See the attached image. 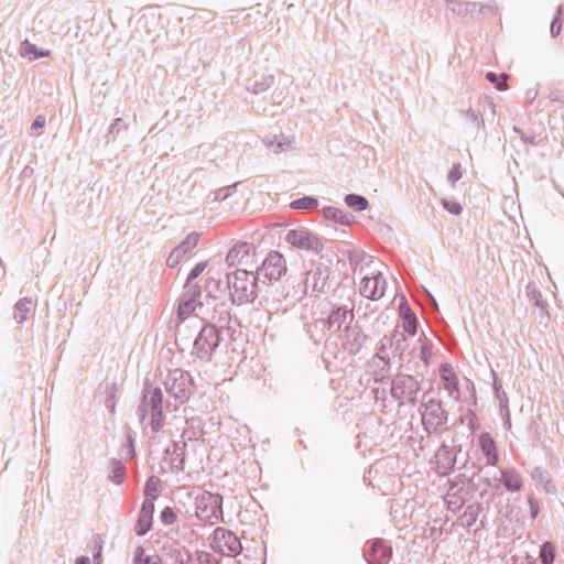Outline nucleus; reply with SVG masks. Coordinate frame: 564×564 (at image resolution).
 <instances>
[{"instance_id":"1","label":"nucleus","mask_w":564,"mask_h":564,"mask_svg":"<svg viewBox=\"0 0 564 564\" xmlns=\"http://www.w3.org/2000/svg\"><path fill=\"white\" fill-rule=\"evenodd\" d=\"M227 280L229 286L227 297L231 305L253 303L265 286V280H262L256 271L246 269H236L227 273Z\"/></svg>"},{"instance_id":"2","label":"nucleus","mask_w":564,"mask_h":564,"mask_svg":"<svg viewBox=\"0 0 564 564\" xmlns=\"http://www.w3.org/2000/svg\"><path fill=\"white\" fill-rule=\"evenodd\" d=\"M151 414L150 426L153 432H159L164 425L163 391L154 386L149 379L143 382L140 403L137 409L140 423H143L148 413Z\"/></svg>"},{"instance_id":"3","label":"nucleus","mask_w":564,"mask_h":564,"mask_svg":"<svg viewBox=\"0 0 564 564\" xmlns=\"http://www.w3.org/2000/svg\"><path fill=\"white\" fill-rule=\"evenodd\" d=\"M221 332L214 323H205L193 344L192 355L202 362H209L220 345Z\"/></svg>"},{"instance_id":"4","label":"nucleus","mask_w":564,"mask_h":564,"mask_svg":"<svg viewBox=\"0 0 564 564\" xmlns=\"http://www.w3.org/2000/svg\"><path fill=\"white\" fill-rule=\"evenodd\" d=\"M163 383L169 395L180 403L187 402L195 392L193 377L180 368L170 370Z\"/></svg>"},{"instance_id":"5","label":"nucleus","mask_w":564,"mask_h":564,"mask_svg":"<svg viewBox=\"0 0 564 564\" xmlns=\"http://www.w3.org/2000/svg\"><path fill=\"white\" fill-rule=\"evenodd\" d=\"M420 391L421 382L412 375L399 372L391 380L390 394L399 406L403 404L415 405Z\"/></svg>"},{"instance_id":"6","label":"nucleus","mask_w":564,"mask_h":564,"mask_svg":"<svg viewBox=\"0 0 564 564\" xmlns=\"http://www.w3.org/2000/svg\"><path fill=\"white\" fill-rule=\"evenodd\" d=\"M223 501L224 498L220 494L203 491L195 500L197 518L212 524L223 521Z\"/></svg>"},{"instance_id":"7","label":"nucleus","mask_w":564,"mask_h":564,"mask_svg":"<svg viewBox=\"0 0 564 564\" xmlns=\"http://www.w3.org/2000/svg\"><path fill=\"white\" fill-rule=\"evenodd\" d=\"M210 546L224 556L236 557L242 551L239 538L232 531L217 527L210 535Z\"/></svg>"},{"instance_id":"8","label":"nucleus","mask_w":564,"mask_h":564,"mask_svg":"<svg viewBox=\"0 0 564 564\" xmlns=\"http://www.w3.org/2000/svg\"><path fill=\"white\" fill-rule=\"evenodd\" d=\"M256 272L262 280H265V286H268L286 273V261L282 253L272 250L257 267Z\"/></svg>"},{"instance_id":"9","label":"nucleus","mask_w":564,"mask_h":564,"mask_svg":"<svg viewBox=\"0 0 564 564\" xmlns=\"http://www.w3.org/2000/svg\"><path fill=\"white\" fill-rule=\"evenodd\" d=\"M420 411L424 425H431L435 431L442 429L448 421V412L443 408L442 401L434 398L427 399V393L423 394Z\"/></svg>"},{"instance_id":"10","label":"nucleus","mask_w":564,"mask_h":564,"mask_svg":"<svg viewBox=\"0 0 564 564\" xmlns=\"http://www.w3.org/2000/svg\"><path fill=\"white\" fill-rule=\"evenodd\" d=\"M392 554L391 544L381 538L368 540L362 549V556L368 564H388Z\"/></svg>"},{"instance_id":"11","label":"nucleus","mask_w":564,"mask_h":564,"mask_svg":"<svg viewBox=\"0 0 564 564\" xmlns=\"http://www.w3.org/2000/svg\"><path fill=\"white\" fill-rule=\"evenodd\" d=\"M285 240L299 249L316 253L321 252L324 248L318 236L307 229H291L288 231Z\"/></svg>"},{"instance_id":"12","label":"nucleus","mask_w":564,"mask_h":564,"mask_svg":"<svg viewBox=\"0 0 564 564\" xmlns=\"http://www.w3.org/2000/svg\"><path fill=\"white\" fill-rule=\"evenodd\" d=\"M387 282L381 272L361 279L360 294L371 301H377L384 295Z\"/></svg>"},{"instance_id":"13","label":"nucleus","mask_w":564,"mask_h":564,"mask_svg":"<svg viewBox=\"0 0 564 564\" xmlns=\"http://www.w3.org/2000/svg\"><path fill=\"white\" fill-rule=\"evenodd\" d=\"M368 338V335L362 332L361 327L355 325L345 330V341L343 346L349 355H357L366 345Z\"/></svg>"},{"instance_id":"14","label":"nucleus","mask_w":564,"mask_h":564,"mask_svg":"<svg viewBox=\"0 0 564 564\" xmlns=\"http://www.w3.org/2000/svg\"><path fill=\"white\" fill-rule=\"evenodd\" d=\"M480 451L489 466H497L499 463V452L496 441L488 432H482L478 436Z\"/></svg>"},{"instance_id":"15","label":"nucleus","mask_w":564,"mask_h":564,"mask_svg":"<svg viewBox=\"0 0 564 564\" xmlns=\"http://www.w3.org/2000/svg\"><path fill=\"white\" fill-rule=\"evenodd\" d=\"M435 460L442 474L448 475L455 470L456 453L449 445L443 443L435 453Z\"/></svg>"},{"instance_id":"16","label":"nucleus","mask_w":564,"mask_h":564,"mask_svg":"<svg viewBox=\"0 0 564 564\" xmlns=\"http://www.w3.org/2000/svg\"><path fill=\"white\" fill-rule=\"evenodd\" d=\"M399 315L402 319V327L405 333L410 336H414L417 333L419 319L414 312L411 310L406 299L402 296L399 304Z\"/></svg>"},{"instance_id":"17","label":"nucleus","mask_w":564,"mask_h":564,"mask_svg":"<svg viewBox=\"0 0 564 564\" xmlns=\"http://www.w3.org/2000/svg\"><path fill=\"white\" fill-rule=\"evenodd\" d=\"M440 378L444 382L448 395L457 400L459 398V380L449 364L446 362L440 366Z\"/></svg>"},{"instance_id":"18","label":"nucleus","mask_w":564,"mask_h":564,"mask_svg":"<svg viewBox=\"0 0 564 564\" xmlns=\"http://www.w3.org/2000/svg\"><path fill=\"white\" fill-rule=\"evenodd\" d=\"M204 291L207 300L212 299L220 302L227 299L229 292L228 280L226 279V284H223L220 279L208 276L205 279Z\"/></svg>"},{"instance_id":"19","label":"nucleus","mask_w":564,"mask_h":564,"mask_svg":"<svg viewBox=\"0 0 564 564\" xmlns=\"http://www.w3.org/2000/svg\"><path fill=\"white\" fill-rule=\"evenodd\" d=\"M348 317H354L352 310H348L346 306H335L328 316L323 319V324L328 329L339 330Z\"/></svg>"},{"instance_id":"20","label":"nucleus","mask_w":564,"mask_h":564,"mask_svg":"<svg viewBox=\"0 0 564 564\" xmlns=\"http://www.w3.org/2000/svg\"><path fill=\"white\" fill-rule=\"evenodd\" d=\"M329 276L328 268H316L307 272L306 286L312 283L313 292L325 293L327 288V280Z\"/></svg>"},{"instance_id":"21","label":"nucleus","mask_w":564,"mask_h":564,"mask_svg":"<svg viewBox=\"0 0 564 564\" xmlns=\"http://www.w3.org/2000/svg\"><path fill=\"white\" fill-rule=\"evenodd\" d=\"M230 306V301L227 297L218 302L214 307L212 321L220 330L225 328L231 319Z\"/></svg>"},{"instance_id":"22","label":"nucleus","mask_w":564,"mask_h":564,"mask_svg":"<svg viewBox=\"0 0 564 564\" xmlns=\"http://www.w3.org/2000/svg\"><path fill=\"white\" fill-rule=\"evenodd\" d=\"M254 249L253 243L247 241H239L235 243L226 256V262L228 265H235L242 261Z\"/></svg>"},{"instance_id":"23","label":"nucleus","mask_w":564,"mask_h":564,"mask_svg":"<svg viewBox=\"0 0 564 564\" xmlns=\"http://www.w3.org/2000/svg\"><path fill=\"white\" fill-rule=\"evenodd\" d=\"M499 473L500 480L508 491L514 492L521 490L523 482L516 468H503L500 469Z\"/></svg>"},{"instance_id":"24","label":"nucleus","mask_w":564,"mask_h":564,"mask_svg":"<svg viewBox=\"0 0 564 564\" xmlns=\"http://www.w3.org/2000/svg\"><path fill=\"white\" fill-rule=\"evenodd\" d=\"M321 213L325 219L333 220L343 226H350L355 221L354 215L334 206H325Z\"/></svg>"},{"instance_id":"25","label":"nucleus","mask_w":564,"mask_h":564,"mask_svg":"<svg viewBox=\"0 0 564 564\" xmlns=\"http://www.w3.org/2000/svg\"><path fill=\"white\" fill-rule=\"evenodd\" d=\"M19 53L22 57H28L30 61L51 56L50 50L39 47L28 40L21 42Z\"/></svg>"},{"instance_id":"26","label":"nucleus","mask_w":564,"mask_h":564,"mask_svg":"<svg viewBox=\"0 0 564 564\" xmlns=\"http://www.w3.org/2000/svg\"><path fill=\"white\" fill-rule=\"evenodd\" d=\"M186 558H177L181 564H219L218 560L206 551H186Z\"/></svg>"},{"instance_id":"27","label":"nucleus","mask_w":564,"mask_h":564,"mask_svg":"<svg viewBox=\"0 0 564 564\" xmlns=\"http://www.w3.org/2000/svg\"><path fill=\"white\" fill-rule=\"evenodd\" d=\"M294 138L289 139L284 134L271 135L264 139L267 148L273 150L275 153L284 152L294 148Z\"/></svg>"},{"instance_id":"28","label":"nucleus","mask_w":564,"mask_h":564,"mask_svg":"<svg viewBox=\"0 0 564 564\" xmlns=\"http://www.w3.org/2000/svg\"><path fill=\"white\" fill-rule=\"evenodd\" d=\"M173 447V457L171 460V470L173 473L180 474L184 471L185 468V448L186 443H183L182 445L177 442L172 443Z\"/></svg>"},{"instance_id":"29","label":"nucleus","mask_w":564,"mask_h":564,"mask_svg":"<svg viewBox=\"0 0 564 564\" xmlns=\"http://www.w3.org/2000/svg\"><path fill=\"white\" fill-rule=\"evenodd\" d=\"M482 511L484 507L481 503L476 502L468 505L459 518L462 525L470 529L477 522L478 517Z\"/></svg>"},{"instance_id":"30","label":"nucleus","mask_w":564,"mask_h":564,"mask_svg":"<svg viewBox=\"0 0 564 564\" xmlns=\"http://www.w3.org/2000/svg\"><path fill=\"white\" fill-rule=\"evenodd\" d=\"M199 234L196 231L189 232L173 250L181 257L184 258L191 253L194 248L198 245Z\"/></svg>"},{"instance_id":"31","label":"nucleus","mask_w":564,"mask_h":564,"mask_svg":"<svg viewBox=\"0 0 564 564\" xmlns=\"http://www.w3.org/2000/svg\"><path fill=\"white\" fill-rule=\"evenodd\" d=\"M109 469L110 471L108 475V479L111 482L116 485H121L124 482L127 470L124 464L120 459L111 458L109 460Z\"/></svg>"},{"instance_id":"32","label":"nucleus","mask_w":564,"mask_h":564,"mask_svg":"<svg viewBox=\"0 0 564 564\" xmlns=\"http://www.w3.org/2000/svg\"><path fill=\"white\" fill-rule=\"evenodd\" d=\"M101 386L98 389L99 397L105 394L102 399H100V402L104 403L105 408L108 409V411L111 414H115L116 412V391H117V383H107L105 386V391H101Z\"/></svg>"},{"instance_id":"33","label":"nucleus","mask_w":564,"mask_h":564,"mask_svg":"<svg viewBox=\"0 0 564 564\" xmlns=\"http://www.w3.org/2000/svg\"><path fill=\"white\" fill-rule=\"evenodd\" d=\"M202 307L203 306V303L202 302H196L194 300H191V299H187L183 295L180 296L178 299V305H177V317L181 319V321H184L185 318H187L188 316H191L196 307Z\"/></svg>"},{"instance_id":"34","label":"nucleus","mask_w":564,"mask_h":564,"mask_svg":"<svg viewBox=\"0 0 564 564\" xmlns=\"http://www.w3.org/2000/svg\"><path fill=\"white\" fill-rule=\"evenodd\" d=\"M527 296L531 302H533L534 306L540 308L541 314H545L549 316V312H547L549 304L545 300H543L541 291L538 289V286L534 283L528 284Z\"/></svg>"},{"instance_id":"35","label":"nucleus","mask_w":564,"mask_h":564,"mask_svg":"<svg viewBox=\"0 0 564 564\" xmlns=\"http://www.w3.org/2000/svg\"><path fill=\"white\" fill-rule=\"evenodd\" d=\"M478 3L468 2V1H459V0H449L447 2V8L457 15H467L474 14L477 11Z\"/></svg>"},{"instance_id":"36","label":"nucleus","mask_w":564,"mask_h":564,"mask_svg":"<svg viewBox=\"0 0 564 564\" xmlns=\"http://www.w3.org/2000/svg\"><path fill=\"white\" fill-rule=\"evenodd\" d=\"M32 305V300L29 297L20 299L13 307V318L18 324H22L28 319Z\"/></svg>"},{"instance_id":"37","label":"nucleus","mask_w":564,"mask_h":564,"mask_svg":"<svg viewBox=\"0 0 564 564\" xmlns=\"http://www.w3.org/2000/svg\"><path fill=\"white\" fill-rule=\"evenodd\" d=\"M132 564H164L158 554H147L144 547L138 546L133 554Z\"/></svg>"},{"instance_id":"38","label":"nucleus","mask_w":564,"mask_h":564,"mask_svg":"<svg viewBox=\"0 0 564 564\" xmlns=\"http://www.w3.org/2000/svg\"><path fill=\"white\" fill-rule=\"evenodd\" d=\"M389 338L390 349L392 350L393 355H399L400 359L403 360L404 343L406 341V337L403 333L394 329L389 334Z\"/></svg>"},{"instance_id":"39","label":"nucleus","mask_w":564,"mask_h":564,"mask_svg":"<svg viewBox=\"0 0 564 564\" xmlns=\"http://www.w3.org/2000/svg\"><path fill=\"white\" fill-rule=\"evenodd\" d=\"M388 348H390V338H389V335H384L380 339V341L378 344L377 352L373 357L383 362V366L381 368L382 370H389L391 367L390 357L387 354Z\"/></svg>"},{"instance_id":"40","label":"nucleus","mask_w":564,"mask_h":564,"mask_svg":"<svg viewBox=\"0 0 564 564\" xmlns=\"http://www.w3.org/2000/svg\"><path fill=\"white\" fill-rule=\"evenodd\" d=\"M274 79L273 75L262 76L260 79L251 82L247 86V89L254 95H260L265 93L274 84Z\"/></svg>"},{"instance_id":"41","label":"nucleus","mask_w":564,"mask_h":564,"mask_svg":"<svg viewBox=\"0 0 564 564\" xmlns=\"http://www.w3.org/2000/svg\"><path fill=\"white\" fill-rule=\"evenodd\" d=\"M556 546L552 541H545L540 545L539 560L541 564H554Z\"/></svg>"},{"instance_id":"42","label":"nucleus","mask_w":564,"mask_h":564,"mask_svg":"<svg viewBox=\"0 0 564 564\" xmlns=\"http://www.w3.org/2000/svg\"><path fill=\"white\" fill-rule=\"evenodd\" d=\"M153 525V514L139 512L138 519L134 525V532L138 536H144Z\"/></svg>"},{"instance_id":"43","label":"nucleus","mask_w":564,"mask_h":564,"mask_svg":"<svg viewBox=\"0 0 564 564\" xmlns=\"http://www.w3.org/2000/svg\"><path fill=\"white\" fill-rule=\"evenodd\" d=\"M344 202L349 208L356 212H364L369 207L368 199L360 194H347L344 197Z\"/></svg>"},{"instance_id":"44","label":"nucleus","mask_w":564,"mask_h":564,"mask_svg":"<svg viewBox=\"0 0 564 564\" xmlns=\"http://www.w3.org/2000/svg\"><path fill=\"white\" fill-rule=\"evenodd\" d=\"M294 210H311L318 207V199L314 196H303L290 203Z\"/></svg>"},{"instance_id":"45","label":"nucleus","mask_w":564,"mask_h":564,"mask_svg":"<svg viewBox=\"0 0 564 564\" xmlns=\"http://www.w3.org/2000/svg\"><path fill=\"white\" fill-rule=\"evenodd\" d=\"M564 23V4H560L553 15V19L551 21L550 25V32L552 37H556L562 32Z\"/></svg>"},{"instance_id":"46","label":"nucleus","mask_w":564,"mask_h":564,"mask_svg":"<svg viewBox=\"0 0 564 564\" xmlns=\"http://www.w3.org/2000/svg\"><path fill=\"white\" fill-rule=\"evenodd\" d=\"M486 79L495 86L497 90L503 91L508 89L509 75L506 73L496 74L495 72H487Z\"/></svg>"},{"instance_id":"47","label":"nucleus","mask_w":564,"mask_h":564,"mask_svg":"<svg viewBox=\"0 0 564 564\" xmlns=\"http://www.w3.org/2000/svg\"><path fill=\"white\" fill-rule=\"evenodd\" d=\"M161 480L158 476H150L144 485L143 494L145 498L158 499Z\"/></svg>"},{"instance_id":"48","label":"nucleus","mask_w":564,"mask_h":564,"mask_svg":"<svg viewBox=\"0 0 564 564\" xmlns=\"http://www.w3.org/2000/svg\"><path fill=\"white\" fill-rule=\"evenodd\" d=\"M203 291L204 286L199 285L198 282H189L188 284L187 281H185L182 295L196 302H200Z\"/></svg>"},{"instance_id":"49","label":"nucleus","mask_w":564,"mask_h":564,"mask_svg":"<svg viewBox=\"0 0 564 564\" xmlns=\"http://www.w3.org/2000/svg\"><path fill=\"white\" fill-rule=\"evenodd\" d=\"M462 113H464L468 118V120L473 124H475V127L478 131L481 130L485 134H487L485 120H484L480 111L475 110L473 108H468L467 110L462 111Z\"/></svg>"},{"instance_id":"50","label":"nucleus","mask_w":564,"mask_h":564,"mask_svg":"<svg viewBox=\"0 0 564 564\" xmlns=\"http://www.w3.org/2000/svg\"><path fill=\"white\" fill-rule=\"evenodd\" d=\"M128 128L129 122L126 119L116 118L108 129L107 137L115 140L120 132L127 131Z\"/></svg>"},{"instance_id":"51","label":"nucleus","mask_w":564,"mask_h":564,"mask_svg":"<svg viewBox=\"0 0 564 564\" xmlns=\"http://www.w3.org/2000/svg\"><path fill=\"white\" fill-rule=\"evenodd\" d=\"M532 478L534 480H538L540 481L541 484H543V487H544V490L549 494H555V486L552 484V481L550 479H546L545 476H544V470L542 467H535L533 470H532Z\"/></svg>"},{"instance_id":"52","label":"nucleus","mask_w":564,"mask_h":564,"mask_svg":"<svg viewBox=\"0 0 564 564\" xmlns=\"http://www.w3.org/2000/svg\"><path fill=\"white\" fill-rule=\"evenodd\" d=\"M122 452H124V458L131 459L135 456V440L130 434H126V443L122 444Z\"/></svg>"},{"instance_id":"53","label":"nucleus","mask_w":564,"mask_h":564,"mask_svg":"<svg viewBox=\"0 0 564 564\" xmlns=\"http://www.w3.org/2000/svg\"><path fill=\"white\" fill-rule=\"evenodd\" d=\"M177 519L176 512L174 508L166 506L164 507L160 512V521L164 525H171L173 524Z\"/></svg>"},{"instance_id":"54","label":"nucleus","mask_w":564,"mask_h":564,"mask_svg":"<svg viewBox=\"0 0 564 564\" xmlns=\"http://www.w3.org/2000/svg\"><path fill=\"white\" fill-rule=\"evenodd\" d=\"M237 185H238V183H235L232 185L225 186V187H221V188L213 192L214 200L215 202H223V200L227 199L228 197H230L232 195V193L235 192Z\"/></svg>"},{"instance_id":"55","label":"nucleus","mask_w":564,"mask_h":564,"mask_svg":"<svg viewBox=\"0 0 564 564\" xmlns=\"http://www.w3.org/2000/svg\"><path fill=\"white\" fill-rule=\"evenodd\" d=\"M442 206L445 210L455 216H458L463 213V206L456 200L443 199Z\"/></svg>"},{"instance_id":"56","label":"nucleus","mask_w":564,"mask_h":564,"mask_svg":"<svg viewBox=\"0 0 564 564\" xmlns=\"http://www.w3.org/2000/svg\"><path fill=\"white\" fill-rule=\"evenodd\" d=\"M102 543H104V541H102L100 534H95L93 536L91 551H93V557H94L95 561H99L100 557H101Z\"/></svg>"},{"instance_id":"57","label":"nucleus","mask_w":564,"mask_h":564,"mask_svg":"<svg viewBox=\"0 0 564 564\" xmlns=\"http://www.w3.org/2000/svg\"><path fill=\"white\" fill-rule=\"evenodd\" d=\"M492 373H494L492 388H494L495 397L499 400L500 404H502L503 402H508V398L502 388V384L498 381L496 373L495 372H492Z\"/></svg>"},{"instance_id":"58","label":"nucleus","mask_w":564,"mask_h":564,"mask_svg":"<svg viewBox=\"0 0 564 564\" xmlns=\"http://www.w3.org/2000/svg\"><path fill=\"white\" fill-rule=\"evenodd\" d=\"M432 357V344L430 341H426L420 348V359L425 364V366H429Z\"/></svg>"},{"instance_id":"59","label":"nucleus","mask_w":564,"mask_h":564,"mask_svg":"<svg viewBox=\"0 0 564 564\" xmlns=\"http://www.w3.org/2000/svg\"><path fill=\"white\" fill-rule=\"evenodd\" d=\"M207 267V262H198L193 269L189 271L185 281L189 284V282H195V280L204 272Z\"/></svg>"},{"instance_id":"60","label":"nucleus","mask_w":564,"mask_h":564,"mask_svg":"<svg viewBox=\"0 0 564 564\" xmlns=\"http://www.w3.org/2000/svg\"><path fill=\"white\" fill-rule=\"evenodd\" d=\"M463 176L462 166L459 163L453 164L451 171L447 175V181L454 185L456 182H458Z\"/></svg>"},{"instance_id":"61","label":"nucleus","mask_w":564,"mask_h":564,"mask_svg":"<svg viewBox=\"0 0 564 564\" xmlns=\"http://www.w3.org/2000/svg\"><path fill=\"white\" fill-rule=\"evenodd\" d=\"M516 133L519 134L520 139L525 144L538 145L539 141L535 135H527L522 129L513 127Z\"/></svg>"},{"instance_id":"62","label":"nucleus","mask_w":564,"mask_h":564,"mask_svg":"<svg viewBox=\"0 0 564 564\" xmlns=\"http://www.w3.org/2000/svg\"><path fill=\"white\" fill-rule=\"evenodd\" d=\"M156 499H152V498H145L144 497V500L141 505V508H140V511L139 512H143V513H152L154 514V501Z\"/></svg>"},{"instance_id":"63","label":"nucleus","mask_w":564,"mask_h":564,"mask_svg":"<svg viewBox=\"0 0 564 564\" xmlns=\"http://www.w3.org/2000/svg\"><path fill=\"white\" fill-rule=\"evenodd\" d=\"M547 98L553 102H564V90L558 88L552 89Z\"/></svg>"},{"instance_id":"64","label":"nucleus","mask_w":564,"mask_h":564,"mask_svg":"<svg viewBox=\"0 0 564 564\" xmlns=\"http://www.w3.org/2000/svg\"><path fill=\"white\" fill-rule=\"evenodd\" d=\"M514 564H536V560L533 556L525 554L524 556L514 557Z\"/></svg>"}]
</instances>
